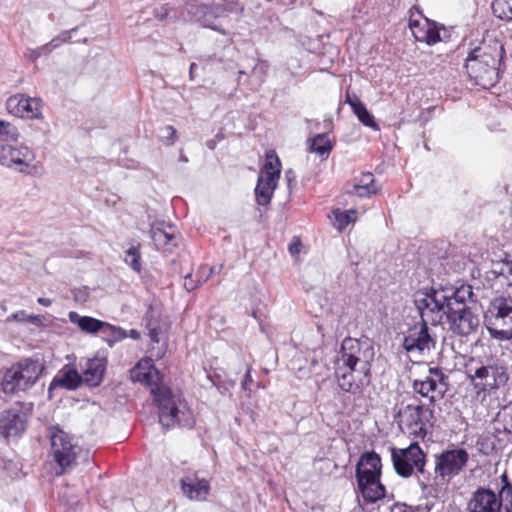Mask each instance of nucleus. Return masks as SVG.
I'll use <instances>...</instances> for the list:
<instances>
[{
  "mask_svg": "<svg viewBox=\"0 0 512 512\" xmlns=\"http://www.w3.org/2000/svg\"><path fill=\"white\" fill-rule=\"evenodd\" d=\"M346 102L350 105L353 113L363 125L374 130H379V126L373 115L367 110L365 105L356 95L351 96L350 94H347Z\"/></svg>",
  "mask_w": 512,
  "mask_h": 512,
  "instance_id": "a878e982",
  "label": "nucleus"
},
{
  "mask_svg": "<svg viewBox=\"0 0 512 512\" xmlns=\"http://www.w3.org/2000/svg\"><path fill=\"white\" fill-rule=\"evenodd\" d=\"M453 288L431 289L429 293H420L415 297V305L420 314L419 323L438 325L448 315V304L455 296Z\"/></svg>",
  "mask_w": 512,
  "mask_h": 512,
  "instance_id": "39448f33",
  "label": "nucleus"
},
{
  "mask_svg": "<svg viewBox=\"0 0 512 512\" xmlns=\"http://www.w3.org/2000/svg\"><path fill=\"white\" fill-rule=\"evenodd\" d=\"M182 490L192 500H203L209 494L210 485L207 480L196 475H188L181 480Z\"/></svg>",
  "mask_w": 512,
  "mask_h": 512,
  "instance_id": "5701e85b",
  "label": "nucleus"
},
{
  "mask_svg": "<svg viewBox=\"0 0 512 512\" xmlns=\"http://www.w3.org/2000/svg\"><path fill=\"white\" fill-rule=\"evenodd\" d=\"M467 374L477 395L480 396L483 393V399L487 393L504 386L509 379L506 368L496 361L471 365L467 368Z\"/></svg>",
  "mask_w": 512,
  "mask_h": 512,
  "instance_id": "6e6552de",
  "label": "nucleus"
},
{
  "mask_svg": "<svg viewBox=\"0 0 512 512\" xmlns=\"http://www.w3.org/2000/svg\"><path fill=\"white\" fill-rule=\"evenodd\" d=\"M83 381L82 376L73 368H64L52 381L50 389L64 387L69 390L76 389Z\"/></svg>",
  "mask_w": 512,
  "mask_h": 512,
  "instance_id": "bb28decb",
  "label": "nucleus"
},
{
  "mask_svg": "<svg viewBox=\"0 0 512 512\" xmlns=\"http://www.w3.org/2000/svg\"><path fill=\"white\" fill-rule=\"evenodd\" d=\"M391 458L396 473L401 477H410L417 471L426 481H430L431 475L425 470V454L417 443L403 449L391 448Z\"/></svg>",
  "mask_w": 512,
  "mask_h": 512,
  "instance_id": "f8f14e48",
  "label": "nucleus"
},
{
  "mask_svg": "<svg viewBox=\"0 0 512 512\" xmlns=\"http://www.w3.org/2000/svg\"><path fill=\"white\" fill-rule=\"evenodd\" d=\"M176 134V129L173 126L168 125L162 129V138L165 140L167 145L174 144L177 138Z\"/></svg>",
  "mask_w": 512,
  "mask_h": 512,
  "instance_id": "a19ab883",
  "label": "nucleus"
},
{
  "mask_svg": "<svg viewBox=\"0 0 512 512\" xmlns=\"http://www.w3.org/2000/svg\"><path fill=\"white\" fill-rule=\"evenodd\" d=\"M434 408L431 404H408L399 411V427L403 432L424 438L434 425Z\"/></svg>",
  "mask_w": 512,
  "mask_h": 512,
  "instance_id": "1a4fd4ad",
  "label": "nucleus"
},
{
  "mask_svg": "<svg viewBox=\"0 0 512 512\" xmlns=\"http://www.w3.org/2000/svg\"><path fill=\"white\" fill-rule=\"evenodd\" d=\"M381 459L375 452L365 453L356 466V478L359 476H380Z\"/></svg>",
  "mask_w": 512,
  "mask_h": 512,
  "instance_id": "b1692460",
  "label": "nucleus"
},
{
  "mask_svg": "<svg viewBox=\"0 0 512 512\" xmlns=\"http://www.w3.org/2000/svg\"><path fill=\"white\" fill-rule=\"evenodd\" d=\"M213 272V268L203 265L198 269L195 275L188 273L184 277V288L189 292L195 290L202 283L208 281Z\"/></svg>",
  "mask_w": 512,
  "mask_h": 512,
  "instance_id": "c85d7f7f",
  "label": "nucleus"
},
{
  "mask_svg": "<svg viewBox=\"0 0 512 512\" xmlns=\"http://www.w3.org/2000/svg\"><path fill=\"white\" fill-rule=\"evenodd\" d=\"M285 177L288 181L289 187H291L292 182L295 180V175H294L293 171L292 170L286 171Z\"/></svg>",
  "mask_w": 512,
  "mask_h": 512,
  "instance_id": "3c124183",
  "label": "nucleus"
},
{
  "mask_svg": "<svg viewBox=\"0 0 512 512\" xmlns=\"http://www.w3.org/2000/svg\"><path fill=\"white\" fill-rule=\"evenodd\" d=\"M335 215V221L336 226L338 230H343L346 226H348L350 223L356 221V211L355 210H348L341 212L339 210L334 211Z\"/></svg>",
  "mask_w": 512,
  "mask_h": 512,
  "instance_id": "e433bc0d",
  "label": "nucleus"
},
{
  "mask_svg": "<svg viewBox=\"0 0 512 512\" xmlns=\"http://www.w3.org/2000/svg\"><path fill=\"white\" fill-rule=\"evenodd\" d=\"M496 433H506L512 436V404L504 406L494 420Z\"/></svg>",
  "mask_w": 512,
  "mask_h": 512,
  "instance_id": "c756f323",
  "label": "nucleus"
},
{
  "mask_svg": "<svg viewBox=\"0 0 512 512\" xmlns=\"http://www.w3.org/2000/svg\"><path fill=\"white\" fill-rule=\"evenodd\" d=\"M50 441L54 461L61 468L58 474L77 465L78 459L83 461L89 459L88 451L83 450L71 435L57 427L50 429Z\"/></svg>",
  "mask_w": 512,
  "mask_h": 512,
  "instance_id": "0eeeda50",
  "label": "nucleus"
},
{
  "mask_svg": "<svg viewBox=\"0 0 512 512\" xmlns=\"http://www.w3.org/2000/svg\"><path fill=\"white\" fill-rule=\"evenodd\" d=\"M6 107L9 113L17 117L37 119L41 116V101L23 94L9 97Z\"/></svg>",
  "mask_w": 512,
  "mask_h": 512,
  "instance_id": "aec40b11",
  "label": "nucleus"
},
{
  "mask_svg": "<svg viewBox=\"0 0 512 512\" xmlns=\"http://www.w3.org/2000/svg\"><path fill=\"white\" fill-rule=\"evenodd\" d=\"M30 407L17 404L0 414V434L5 438L19 436L26 429Z\"/></svg>",
  "mask_w": 512,
  "mask_h": 512,
  "instance_id": "6ab92c4d",
  "label": "nucleus"
},
{
  "mask_svg": "<svg viewBox=\"0 0 512 512\" xmlns=\"http://www.w3.org/2000/svg\"><path fill=\"white\" fill-rule=\"evenodd\" d=\"M69 319L72 323L77 324L82 331L90 334L99 332L103 325L101 320L89 316H80L74 311L69 313Z\"/></svg>",
  "mask_w": 512,
  "mask_h": 512,
  "instance_id": "cd10ccee",
  "label": "nucleus"
},
{
  "mask_svg": "<svg viewBox=\"0 0 512 512\" xmlns=\"http://www.w3.org/2000/svg\"><path fill=\"white\" fill-rule=\"evenodd\" d=\"M331 150L332 143L327 134H317L312 138L310 151L318 154L322 159H327Z\"/></svg>",
  "mask_w": 512,
  "mask_h": 512,
  "instance_id": "7c9ffc66",
  "label": "nucleus"
},
{
  "mask_svg": "<svg viewBox=\"0 0 512 512\" xmlns=\"http://www.w3.org/2000/svg\"><path fill=\"white\" fill-rule=\"evenodd\" d=\"M245 378H250V373H249V371L246 373Z\"/></svg>",
  "mask_w": 512,
  "mask_h": 512,
  "instance_id": "6e6d98bb",
  "label": "nucleus"
},
{
  "mask_svg": "<svg viewBox=\"0 0 512 512\" xmlns=\"http://www.w3.org/2000/svg\"><path fill=\"white\" fill-rule=\"evenodd\" d=\"M99 332L109 346H113L115 342L125 339L128 336L122 328L106 322H103Z\"/></svg>",
  "mask_w": 512,
  "mask_h": 512,
  "instance_id": "2f4dec72",
  "label": "nucleus"
},
{
  "mask_svg": "<svg viewBox=\"0 0 512 512\" xmlns=\"http://www.w3.org/2000/svg\"><path fill=\"white\" fill-rule=\"evenodd\" d=\"M409 28L416 41L433 45L441 40L437 24L426 18L422 12L413 7L409 11Z\"/></svg>",
  "mask_w": 512,
  "mask_h": 512,
  "instance_id": "a211bd4d",
  "label": "nucleus"
},
{
  "mask_svg": "<svg viewBox=\"0 0 512 512\" xmlns=\"http://www.w3.org/2000/svg\"><path fill=\"white\" fill-rule=\"evenodd\" d=\"M391 512H415L411 507L405 505H395Z\"/></svg>",
  "mask_w": 512,
  "mask_h": 512,
  "instance_id": "8fccbe9b",
  "label": "nucleus"
},
{
  "mask_svg": "<svg viewBox=\"0 0 512 512\" xmlns=\"http://www.w3.org/2000/svg\"><path fill=\"white\" fill-rule=\"evenodd\" d=\"M448 377L442 369L438 367H430L428 374L424 379H416L413 381L412 388L414 393L419 394L428 400L427 404H431L434 408L437 398H442L447 388Z\"/></svg>",
  "mask_w": 512,
  "mask_h": 512,
  "instance_id": "ddd939ff",
  "label": "nucleus"
},
{
  "mask_svg": "<svg viewBox=\"0 0 512 512\" xmlns=\"http://www.w3.org/2000/svg\"><path fill=\"white\" fill-rule=\"evenodd\" d=\"M455 296L448 305L447 321L450 331L460 337H467L479 327V317L470 307L467 300L473 295L471 286H462L455 290Z\"/></svg>",
  "mask_w": 512,
  "mask_h": 512,
  "instance_id": "20e7f679",
  "label": "nucleus"
},
{
  "mask_svg": "<svg viewBox=\"0 0 512 512\" xmlns=\"http://www.w3.org/2000/svg\"><path fill=\"white\" fill-rule=\"evenodd\" d=\"M169 13H170V8L166 4L161 5L159 7H155L153 10L154 17L159 21L165 20L169 16Z\"/></svg>",
  "mask_w": 512,
  "mask_h": 512,
  "instance_id": "37998d69",
  "label": "nucleus"
},
{
  "mask_svg": "<svg viewBox=\"0 0 512 512\" xmlns=\"http://www.w3.org/2000/svg\"><path fill=\"white\" fill-rule=\"evenodd\" d=\"M151 238L156 246H166L174 239V233L167 231L164 223H159L152 226Z\"/></svg>",
  "mask_w": 512,
  "mask_h": 512,
  "instance_id": "72a5a7b5",
  "label": "nucleus"
},
{
  "mask_svg": "<svg viewBox=\"0 0 512 512\" xmlns=\"http://www.w3.org/2000/svg\"><path fill=\"white\" fill-rule=\"evenodd\" d=\"M374 355L368 339L347 337L342 341L340 356L335 362V376L343 391L355 393L370 383Z\"/></svg>",
  "mask_w": 512,
  "mask_h": 512,
  "instance_id": "f03ea898",
  "label": "nucleus"
},
{
  "mask_svg": "<svg viewBox=\"0 0 512 512\" xmlns=\"http://www.w3.org/2000/svg\"><path fill=\"white\" fill-rule=\"evenodd\" d=\"M300 247H301V241L299 238L297 237H294L292 242L289 244V252L292 254V255H295V254H298L300 252Z\"/></svg>",
  "mask_w": 512,
  "mask_h": 512,
  "instance_id": "49530a36",
  "label": "nucleus"
},
{
  "mask_svg": "<svg viewBox=\"0 0 512 512\" xmlns=\"http://www.w3.org/2000/svg\"><path fill=\"white\" fill-rule=\"evenodd\" d=\"M493 14L505 21H512V0H493Z\"/></svg>",
  "mask_w": 512,
  "mask_h": 512,
  "instance_id": "f704fd0d",
  "label": "nucleus"
},
{
  "mask_svg": "<svg viewBox=\"0 0 512 512\" xmlns=\"http://www.w3.org/2000/svg\"><path fill=\"white\" fill-rule=\"evenodd\" d=\"M197 67L196 63H191L190 65V69H189V76H190V79L193 80V73H194V69Z\"/></svg>",
  "mask_w": 512,
  "mask_h": 512,
  "instance_id": "5fc2aeb1",
  "label": "nucleus"
},
{
  "mask_svg": "<svg viewBox=\"0 0 512 512\" xmlns=\"http://www.w3.org/2000/svg\"><path fill=\"white\" fill-rule=\"evenodd\" d=\"M7 321L8 322H10V321L29 322L32 324H39L40 318H39V316H36V315H29L24 310H21V311H17L15 313H13L12 315H10L7 318Z\"/></svg>",
  "mask_w": 512,
  "mask_h": 512,
  "instance_id": "4c0bfd02",
  "label": "nucleus"
},
{
  "mask_svg": "<svg viewBox=\"0 0 512 512\" xmlns=\"http://www.w3.org/2000/svg\"><path fill=\"white\" fill-rule=\"evenodd\" d=\"M402 335L401 345L407 356L413 361L427 357L436 347V336L430 333V329L425 323L417 322L409 326Z\"/></svg>",
  "mask_w": 512,
  "mask_h": 512,
  "instance_id": "9d476101",
  "label": "nucleus"
},
{
  "mask_svg": "<svg viewBox=\"0 0 512 512\" xmlns=\"http://www.w3.org/2000/svg\"><path fill=\"white\" fill-rule=\"evenodd\" d=\"M161 330L159 328H150L149 329V337L153 343H160L161 342Z\"/></svg>",
  "mask_w": 512,
  "mask_h": 512,
  "instance_id": "de8ad7c7",
  "label": "nucleus"
},
{
  "mask_svg": "<svg viewBox=\"0 0 512 512\" xmlns=\"http://www.w3.org/2000/svg\"><path fill=\"white\" fill-rule=\"evenodd\" d=\"M468 453L463 449L448 450L435 456L434 480L448 481L463 469Z\"/></svg>",
  "mask_w": 512,
  "mask_h": 512,
  "instance_id": "f3484780",
  "label": "nucleus"
},
{
  "mask_svg": "<svg viewBox=\"0 0 512 512\" xmlns=\"http://www.w3.org/2000/svg\"><path fill=\"white\" fill-rule=\"evenodd\" d=\"M484 323L490 336L496 340L512 339V297L497 296L491 300L485 314Z\"/></svg>",
  "mask_w": 512,
  "mask_h": 512,
  "instance_id": "423d86ee",
  "label": "nucleus"
},
{
  "mask_svg": "<svg viewBox=\"0 0 512 512\" xmlns=\"http://www.w3.org/2000/svg\"><path fill=\"white\" fill-rule=\"evenodd\" d=\"M358 489L365 501L373 503L385 496V488L380 482V476H359Z\"/></svg>",
  "mask_w": 512,
  "mask_h": 512,
  "instance_id": "4be33fe9",
  "label": "nucleus"
},
{
  "mask_svg": "<svg viewBox=\"0 0 512 512\" xmlns=\"http://www.w3.org/2000/svg\"><path fill=\"white\" fill-rule=\"evenodd\" d=\"M131 378L150 387V393L159 409L160 424L169 429L176 425L191 428L194 424L192 412L170 388L162 385L159 371L150 358L140 360L131 370Z\"/></svg>",
  "mask_w": 512,
  "mask_h": 512,
  "instance_id": "f257e3e1",
  "label": "nucleus"
},
{
  "mask_svg": "<svg viewBox=\"0 0 512 512\" xmlns=\"http://www.w3.org/2000/svg\"><path fill=\"white\" fill-rule=\"evenodd\" d=\"M266 72H267V65L265 63H258L257 65L254 66V68L252 70L253 75L260 74V77H259L260 83L263 82Z\"/></svg>",
  "mask_w": 512,
  "mask_h": 512,
  "instance_id": "a18cd8bd",
  "label": "nucleus"
},
{
  "mask_svg": "<svg viewBox=\"0 0 512 512\" xmlns=\"http://www.w3.org/2000/svg\"><path fill=\"white\" fill-rule=\"evenodd\" d=\"M69 38L70 36L68 35V33H63L62 35L52 39L48 44H46L47 52H50L52 49L59 47L60 45L65 43Z\"/></svg>",
  "mask_w": 512,
  "mask_h": 512,
  "instance_id": "79ce46f5",
  "label": "nucleus"
},
{
  "mask_svg": "<svg viewBox=\"0 0 512 512\" xmlns=\"http://www.w3.org/2000/svg\"><path fill=\"white\" fill-rule=\"evenodd\" d=\"M191 20L200 23L203 27L217 31L223 35L227 31L222 27L227 15L226 7L222 5L191 4L188 7Z\"/></svg>",
  "mask_w": 512,
  "mask_h": 512,
  "instance_id": "dca6fc26",
  "label": "nucleus"
},
{
  "mask_svg": "<svg viewBox=\"0 0 512 512\" xmlns=\"http://www.w3.org/2000/svg\"><path fill=\"white\" fill-rule=\"evenodd\" d=\"M378 189L376 187H364L363 185L352 186L347 192L351 195H357L359 197H369L372 194H376Z\"/></svg>",
  "mask_w": 512,
  "mask_h": 512,
  "instance_id": "ea45409f",
  "label": "nucleus"
},
{
  "mask_svg": "<svg viewBox=\"0 0 512 512\" xmlns=\"http://www.w3.org/2000/svg\"><path fill=\"white\" fill-rule=\"evenodd\" d=\"M37 302L40 304V305H43L45 307H48L52 304V301L49 299V298H45V297H39L37 299Z\"/></svg>",
  "mask_w": 512,
  "mask_h": 512,
  "instance_id": "603ef678",
  "label": "nucleus"
},
{
  "mask_svg": "<svg viewBox=\"0 0 512 512\" xmlns=\"http://www.w3.org/2000/svg\"><path fill=\"white\" fill-rule=\"evenodd\" d=\"M106 364V359L99 357L81 361L80 368L83 381L91 386L99 385L103 379Z\"/></svg>",
  "mask_w": 512,
  "mask_h": 512,
  "instance_id": "412c9836",
  "label": "nucleus"
},
{
  "mask_svg": "<svg viewBox=\"0 0 512 512\" xmlns=\"http://www.w3.org/2000/svg\"><path fill=\"white\" fill-rule=\"evenodd\" d=\"M280 166L279 158L274 152H269L266 154V161L259 176H271L275 180H278L280 176Z\"/></svg>",
  "mask_w": 512,
  "mask_h": 512,
  "instance_id": "473e14b6",
  "label": "nucleus"
},
{
  "mask_svg": "<svg viewBox=\"0 0 512 512\" xmlns=\"http://www.w3.org/2000/svg\"><path fill=\"white\" fill-rule=\"evenodd\" d=\"M35 154L26 145H0V164L19 173L30 174Z\"/></svg>",
  "mask_w": 512,
  "mask_h": 512,
  "instance_id": "4468645a",
  "label": "nucleus"
},
{
  "mask_svg": "<svg viewBox=\"0 0 512 512\" xmlns=\"http://www.w3.org/2000/svg\"><path fill=\"white\" fill-rule=\"evenodd\" d=\"M44 52H47V45H44L38 49H35V50H32L31 51V54H30V57L33 59V60H36L37 58H39L42 53Z\"/></svg>",
  "mask_w": 512,
  "mask_h": 512,
  "instance_id": "09e8293b",
  "label": "nucleus"
},
{
  "mask_svg": "<svg viewBox=\"0 0 512 512\" xmlns=\"http://www.w3.org/2000/svg\"><path fill=\"white\" fill-rule=\"evenodd\" d=\"M18 136L17 130L10 123L0 120V140L8 141L16 139Z\"/></svg>",
  "mask_w": 512,
  "mask_h": 512,
  "instance_id": "58836bf2",
  "label": "nucleus"
},
{
  "mask_svg": "<svg viewBox=\"0 0 512 512\" xmlns=\"http://www.w3.org/2000/svg\"><path fill=\"white\" fill-rule=\"evenodd\" d=\"M124 261L135 272H137V273L141 272L142 266H141V254H140L139 245L132 246L125 252Z\"/></svg>",
  "mask_w": 512,
  "mask_h": 512,
  "instance_id": "c9c22d12",
  "label": "nucleus"
},
{
  "mask_svg": "<svg viewBox=\"0 0 512 512\" xmlns=\"http://www.w3.org/2000/svg\"><path fill=\"white\" fill-rule=\"evenodd\" d=\"M504 54V46L498 40L482 43L472 49L465 61L469 78L484 89L493 87L499 81L500 63Z\"/></svg>",
  "mask_w": 512,
  "mask_h": 512,
  "instance_id": "7ed1b4c3",
  "label": "nucleus"
},
{
  "mask_svg": "<svg viewBox=\"0 0 512 512\" xmlns=\"http://www.w3.org/2000/svg\"><path fill=\"white\" fill-rule=\"evenodd\" d=\"M356 185H363L364 187H375L374 185V176L372 173H363L358 183Z\"/></svg>",
  "mask_w": 512,
  "mask_h": 512,
  "instance_id": "c03bdc74",
  "label": "nucleus"
},
{
  "mask_svg": "<svg viewBox=\"0 0 512 512\" xmlns=\"http://www.w3.org/2000/svg\"><path fill=\"white\" fill-rule=\"evenodd\" d=\"M38 360L25 359L13 365L4 376L2 383L5 393L25 391L32 387L43 371Z\"/></svg>",
  "mask_w": 512,
  "mask_h": 512,
  "instance_id": "9b49d317",
  "label": "nucleus"
},
{
  "mask_svg": "<svg viewBox=\"0 0 512 512\" xmlns=\"http://www.w3.org/2000/svg\"><path fill=\"white\" fill-rule=\"evenodd\" d=\"M504 485L498 497L492 490L480 487L475 490L467 504L468 512H500L501 496L512 493V485L508 483L506 474L501 476Z\"/></svg>",
  "mask_w": 512,
  "mask_h": 512,
  "instance_id": "2eb2a0df",
  "label": "nucleus"
},
{
  "mask_svg": "<svg viewBox=\"0 0 512 512\" xmlns=\"http://www.w3.org/2000/svg\"><path fill=\"white\" fill-rule=\"evenodd\" d=\"M278 180L271 176H259L255 187V197L259 205L266 206L270 203Z\"/></svg>",
  "mask_w": 512,
  "mask_h": 512,
  "instance_id": "393cba45",
  "label": "nucleus"
},
{
  "mask_svg": "<svg viewBox=\"0 0 512 512\" xmlns=\"http://www.w3.org/2000/svg\"><path fill=\"white\" fill-rule=\"evenodd\" d=\"M246 73L244 71H239V75H245Z\"/></svg>",
  "mask_w": 512,
  "mask_h": 512,
  "instance_id": "4d7b16f0",
  "label": "nucleus"
},
{
  "mask_svg": "<svg viewBox=\"0 0 512 512\" xmlns=\"http://www.w3.org/2000/svg\"><path fill=\"white\" fill-rule=\"evenodd\" d=\"M129 337H131L132 339L138 340L140 338V333L137 330L132 329L129 332Z\"/></svg>",
  "mask_w": 512,
  "mask_h": 512,
  "instance_id": "864d4df0",
  "label": "nucleus"
}]
</instances>
